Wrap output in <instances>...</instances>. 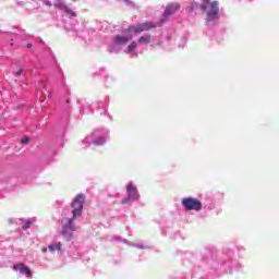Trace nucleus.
Instances as JSON below:
<instances>
[{
    "instance_id": "obj_1",
    "label": "nucleus",
    "mask_w": 279,
    "mask_h": 279,
    "mask_svg": "<svg viewBox=\"0 0 279 279\" xmlns=\"http://www.w3.org/2000/svg\"><path fill=\"white\" fill-rule=\"evenodd\" d=\"M202 12L206 14V21H217L219 19V2L211 0H202Z\"/></svg>"
},
{
    "instance_id": "obj_2",
    "label": "nucleus",
    "mask_w": 279,
    "mask_h": 279,
    "mask_svg": "<svg viewBox=\"0 0 279 279\" xmlns=\"http://www.w3.org/2000/svg\"><path fill=\"white\" fill-rule=\"evenodd\" d=\"M84 202H86V196H84V194H78L72 201V219H77V217H82V211L84 210Z\"/></svg>"
},
{
    "instance_id": "obj_3",
    "label": "nucleus",
    "mask_w": 279,
    "mask_h": 279,
    "mask_svg": "<svg viewBox=\"0 0 279 279\" xmlns=\"http://www.w3.org/2000/svg\"><path fill=\"white\" fill-rule=\"evenodd\" d=\"M156 27H158V24L154 22H145L142 24L131 25L124 32L125 34H130V32H133L134 34H141V32H149V29H156Z\"/></svg>"
},
{
    "instance_id": "obj_4",
    "label": "nucleus",
    "mask_w": 279,
    "mask_h": 279,
    "mask_svg": "<svg viewBox=\"0 0 279 279\" xmlns=\"http://www.w3.org/2000/svg\"><path fill=\"white\" fill-rule=\"evenodd\" d=\"M181 204H182L184 210H187V211L202 210V201H199L197 198L186 197L181 201Z\"/></svg>"
},
{
    "instance_id": "obj_5",
    "label": "nucleus",
    "mask_w": 279,
    "mask_h": 279,
    "mask_svg": "<svg viewBox=\"0 0 279 279\" xmlns=\"http://www.w3.org/2000/svg\"><path fill=\"white\" fill-rule=\"evenodd\" d=\"M73 221H75V219L69 218L68 222L62 227L61 236H63L64 241H71V239H73V232L76 230Z\"/></svg>"
},
{
    "instance_id": "obj_6",
    "label": "nucleus",
    "mask_w": 279,
    "mask_h": 279,
    "mask_svg": "<svg viewBox=\"0 0 279 279\" xmlns=\"http://www.w3.org/2000/svg\"><path fill=\"white\" fill-rule=\"evenodd\" d=\"M13 269H15V271H20V274L26 276V278H32V270L23 263L15 264Z\"/></svg>"
},
{
    "instance_id": "obj_7",
    "label": "nucleus",
    "mask_w": 279,
    "mask_h": 279,
    "mask_svg": "<svg viewBox=\"0 0 279 279\" xmlns=\"http://www.w3.org/2000/svg\"><path fill=\"white\" fill-rule=\"evenodd\" d=\"M180 10V4H168L165 12L163 19H169L172 14H175Z\"/></svg>"
},
{
    "instance_id": "obj_8",
    "label": "nucleus",
    "mask_w": 279,
    "mask_h": 279,
    "mask_svg": "<svg viewBox=\"0 0 279 279\" xmlns=\"http://www.w3.org/2000/svg\"><path fill=\"white\" fill-rule=\"evenodd\" d=\"M126 191L129 193V199H136V197H138V190H136V186H134V183L130 182L126 185Z\"/></svg>"
},
{
    "instance_id": "obj_9",
    "label": "nucleus",
    "mask_w": 279,
    "mask_h": 279,
    "mask_svg": "<svg viewBox=\"0 0 279 279\" xmlns=\"http://www.w3.org/2000/svg\"><path fill=\"white\" fill-rule=\"evenodd\" d=\"M132 38H133L132 35L129 37H123L121 35H118L114 37V43L116 45H128V43L132 40Z\"/></svg>"
},
{
    "instance_id": "obj_10",
    "label": "nucleus",
    "mask_w": 279,
    "mask_h": 279,
    "mask_svg": "<svg viewBox=\"0 0 279 279\" xmlns=\"http://www.w3.org/2000/svg\"><path fill=\"white\" fill-rule=\"evenodd\" d=\"M48 250L49 252H61L62 251V243L61 242H54V243H51L49 246H48Z\"/></svg>"
},
{
    "instance_id": "obj_11",
    "label": "nucleus",
    "mask_w": 279,
    "mask_h": 279,
    "mask_svg": "<svg viewBox=\"0 0 279 279\" xmlns=\"http://www.w3.org/2000/svg\"><path fill=\"white\" fill-rule=\"evenodd\" d=\"M141 45H149L151 43V35L142 36L138 38Z\"/></svg>"
},
{
    "instance_id": "obj_12",
    "label": "nucleus",
    "mask_w": 279,
    "mask_h": 279,
    "mask_svg": "<svg viewBox=\"0 0 279 279\" xmlns=\"http://www.w3.org/2000/svg\"><path fill=\"white\" fill-rule=\"evenodd\" d=\"M136 47H138V45L136 44V41H133L129 45L126 52L128 53H132V51H134V49H136Z\"/></svg>"
},
{
    "instance_id": "obj_13",
    "label": "nucleus",
    "mask_w": 279,
    "mask_h": 279,
    "mask_svg": "<svg viewBox=\"0 0 279 279\" xmlns=\"http://www.w3.org/2000/svg\"><path fill=\"white\" fill-rule=\"evenodd\" d=\"M197 8H199V4L197 2H192L189 7L187 10L190 12H195V10H197Z\"/></svg>"
},
{
    "instance_id": "obj_14",
    "label": "nucleus",
    "mask_w": 279,
    "mask_h": 279,
    "mask_svg": "<svg viewBox=\"0 0 279 279\" xmlns=\"http://www.w3.org/2000/svg\"><path fill=\"white\" fill-rule=\"evenodd\" d=\"M65 12L68 14H71V16H77V14H75V12H73L71 9H69V7H65Z\"/></svg>"
},
{
    "instance_id": "obj_15",
    "label": "nucleus",
    "mask_w": 279,
    "mask_h": 279,
    "mask_svg": "<svg viewBox=\"0 0 279 279\" xmlns=\"http://www.w3.org/2000/svg\"><path fill=\"white\" fill-rule=\"evenodd\" d=\"M16 77H21L23 75V68H17V71H15Z\"/></svg>"
},
{
    "instance_id": "obj_16",
    "label": "nucleus",
    "mask_w": 279,
    "mask_h": 279,
    "mask_svg": "<svg viewBox=\"0 0 279 279\" xmlns=\"http://www.w3.org/2000/svg\"><path fill=\"white\" fill-rule=\"evenodd\" d=\"M31 226H32V222H31V221H27V222L25 223V226L23 227V230H28V228H31Z\"/></svg>"
},
{
    "instance_id": "obj_17",
    "label": "nucleus",
    "mask_w": 279,
    "mask_h": 279,
    "mask_svg": "<svg viewBox=\"0 0 279 279\" xmlns=\"http://www.w3.org/2000/svg\"><path fill=\"white\" fill-rule=\"evenodd\" d=\"M21 143L26 144L29 143V137L25 136L21 140Z\"/></svg>"
},
{
    "instance_id": "obj_18",
    "label": "nucleus",
    "mask_w": 279,
    "mask_h": 279,
    "mask_svg": "<svg viewBox=\"0 0 279 279\" xmlns=\"http://www.w3.org/2000/svg\"><path fill=\"white\" fill-rule=\"evenodd\" d=\"M130 199H131L130 197L124 198V199L121 201V204H128V202H130Z\"/></svg>"
},
{
    "instance_id": "obj_19",
    "label": "nucleus",
    "mask_w": 279,
    "mask_h": 279,
    "mask_svg": "<svg viewBox=\"0 0 279 279\" xmlns=\"http://www.w3.org/2000/svg\"><path fill=\"white\" fill-rule=\"evenodd\" d=\"M41 252H43L44 254H47V248H46V247L43 248Z\"/></svg>"
},
{
    "instance_id": "obj_20",
    "label": "nucleus",
    "mask_w": 279,
    "mask_h": 279,
    "mask_svg": "<svg viewBox=\"0 0 279 279\" xmlns=\"http://www.w3.org/2000/svg\"><path fill=\"white\" fill-rule=\"evenodd\" d=\"M27 47H28V49L32 48V44H28Z\"/></svg>"
}]
</instances>
